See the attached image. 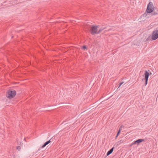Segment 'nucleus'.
Here are the masks:
<instances>
[{
	"label": "nucleus",
	"mask_w": 158,
	"mask_h": 158,
	"mask_svg": "<svg viewBox=\"0 0 158 158\" xmlns=\"http://www.w3.org/2000/svg\"><path fill=\"white\" fill-rule=\"evenodd\" d=\"M17 149L18 150V151H20V149H21V148L20 146H18L17 147Z\"/></svg>",
	"instance_id": "nucleus-14"
},
{
	"label": "nucleus",
	"mask_w": 158,
	"mask_h": 158,
	"mask_svg": "<svg viewBox=\"0 0 158 158\" xmlns=\"http://www.w3.org/2000/svg\"><path fill=\"white\" fill-rule=\"evenodd\" d=\"M145 80V86H146L147 85V84H148V80Z\"/></svg>",
	"instance_id": "nucleus-12"
},
{
	"label": "nucleus",
	"mask_w": 158,
	"mask_h": 158,
	"mask_svg": "<svg viewBox=\"0 0 158 158\" xmlns=\"http://www.w3.org/2000/svg\"><path fill=\"white\" fill-rule=\"evenodd\" d=\"M152 38H153L154 40H156L158 39V30L155 29L154 30L152 33Z\"/></svg>",
	"instance_id": "nucleus-4"
},
{
	"label": "nucleus",
	"mask_w": 158,
	"mask_h": 158,
	"mask_svg": "<svg viewBox=\"0 0 158 158\" xmlns=\"http://www.w3.org/2000/svg\"><path fill=\"white\" fill-rule=\"evenodd\" d=\"M82 48L84 50H86L87 49V47L85 46H83L82 47Z\"/></svg>",
	"instance_id": "nucleus-11"
},
{
	"label": "nucleus",
	"mask_w": 158,
	"mask_h": 158,
	"mask_svg": "<svg viewBox=\"0 0 158 158\" xmlns=\"http://www.w3.org/2000/svg\"><path fill=\"white\" fill-rule=\"evenodd\" d=\"M121 131V129L120 128V129H119V131H118V133H117V135H116V136L115 137V138H116V139H117V138L118 136V135H119V134H120V131Z\"/></svg>",
	"instance_id": "nucleus-10"
},
{
	"label": "nucleus",
	"mask_w": 158,
	"mask_h": 158,
	"mask_svg": "<svg viewBox=\"0 0 158 158\" xmlns=\"http://www.w3.org/2000/svg\"><path fill=\"white\" fill-rule=\"evenodd\" d=\"M114 149V148H113L111 149L107 153V156H108L110 154H111L113 152Z\"/></svg>",
	"instance_id": "nucleus-9"
},
{
	"label": "nucleus",
	"mask_w": 158,
	"mask_h": 158,
	"mask_svg": "<svg viewBox=\"0 0 158 158\" xmlns=\"http://www.w3.org/2000/svg\"><path fill=\"white\" fill-rule=\"evenodd\" d=\"M51 142L50 140H49L47 142H45L44 144L42 146L41 148H43L44 147H45L47 145L50 143Z\"/></svg>",
	"instance_id": "nucleus-8"
},
{
	"label": "nucleus",
	"mask_w": 158,
	"mask_h": 158,
	"mask_svg": "<svg viewBox=\"0 0 158 158\" xmlns=\"http://www.w3.org/2000/svg\"><path fill=\"white\" fill-rule=\"evenodd\" d=\"M155 8L154 3L152 2H150L147 5L146 11L148 13L152 12L155 10Z\"/></svg>",
	"instance_id": "nucleus-2"
},
{
	"label": "nucleus",
	"mask_w": 158,
	"mask_h": 158,
	"mask_svg": "<svg viewBox=\"0 0 158 158\" xmlns=\"http://www.w3.org/2000/svg\"><path fill=\"white\" fill-rule=\"evenodd\" d=\"M144 141L143 139H139L135 141L133 143V144H139L140 143L143 142Z\"/></svg>",
	"instance_id": "nucleus-6"
},
{
	"label": "nucleus",
	"mask_w": 158,
	"mask_h": 158,
	"mask_svg": "<svg viewBox=\"0 0 158 158\" xmlns=\"http://www.w3.org/2000/svg\"><path fill=\"white\" fill-rule=\"evenodd\" d=\"M150 40H154L153 38H152V35H149L148 36L145 40V41L146 42H148Z\"/></svg>",
	"instance_id": "nucleus-7"
},
{
	"label": "nucleus",
	"mask_w": 158,
	"mask_h": 158,
	"mask_svg": "<svg viewBox=\"0 0 158 158\" xmlns=\"http://www.w3.org/2000/svg\"><path fill=\"white\" fill-rule=\"evenodd\" d=\"M151 74V73L150 74L146 70L144 71V75H143L144 77V79L148 80L149 77L150 75Z\"/></svg>",
	"instance_id": "nucleus-5"
},
{
	"label": "nucleus",
	"mask_w": 158,
	"mask_h": 158,
	"mask_svg": "<svg viewBox=\"0 0 158 158\" xmlns=\"http://www.w3.org/2000/svg\"><path fill=\"white\" fill-rule=\"evenodd\" d=\"M103 28L99 26H93L91 27L90 32L93 34H98L101 33Z\"/></svg>",
	"instance_id": "nucleus-1"
},
{
	"label": "nucleus",
	"mask_w": 158,
	"mask_h": 158,
	"mask_svg": "<svg viewBox=\"0 0 158 158\" xmlns=\"http://www.w3.org/2000/svg\"><path fill=\"white\" fill-rule=\"evenodd\" d=\"M123 140H120V141H118V143H120V144H121L123 143Z\"/></svg>",
	"instance_id": "nucleus-13"
},
{
	"label": "nucleus",
	"mask_w": 158,
	"mask_h": 158,
	"mask_svg": "<svg viewBox=\"0 0 158 158\" xmlns=\"http://www.w3.org/2000/svg\"><path fill=\"white\" fill-rule=\"evenodd\" d=\"M16 93L14 90H9L6 92V97L9 98H12L16 95Z\"/></svg>",
	"instance_id": "nucleus-3"
}]
</instances>
